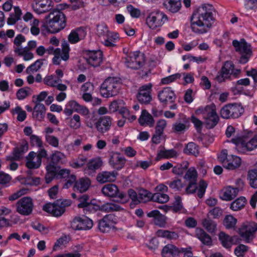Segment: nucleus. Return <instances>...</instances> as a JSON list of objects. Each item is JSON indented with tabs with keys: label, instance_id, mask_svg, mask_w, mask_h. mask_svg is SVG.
I'll use <instances>...</instances> for the list:
<instances>
[{
	"label": "nucleus",
	"instance_id": "1",
	"mask_svg": "<svg viewBox=\"0 0 257 257\" xmlns=\"http://www.w3.org/2000/svg\"><path fill=\"white\" fill-rule=\"evenodd\" d=\"M215 10L212 5L205 4L199 7L191 17L192 31L198 34L206 33L215 21Z\"/></svg>",
	"mask_w": 257,
	"mask_h": 257
},
{
	"label": "nucleus",
	"instance_id": "2",
	"mask_svg": "<svg viewBox=\"0 0 257 257\" xmlns=\"http://www.w3.org/2000/svg\"><path fill=\"white\" fill-rule=\"evenodd\" d=\"M66 25L65 15L61 11L53 10L45 17L43 26L51 33H58Z\"/></svg>",
	"mask_w": 257,
	"mask_h": 257
},
{
	"label": "nucleus",
	"instance_id": "3",
	"mask_svg": "<svg viewBox=\"0 0 257 257\" xmlns=\"http://www.w3.org/2000/svg\"><path fill=\"white\" fill-rule=\"evenodd\" d=\"M121 86V82L119 78L114 77H108L100 86L101 95L105 98L116 96L119 93Z\"/></svg>",
	"mask_w": 257,
	"mask_h": 257
},
{
	"label": "nucleus",
	"instance_id": "4",
	"mask_svg": "<svg viewBox=\"0 0 257 257\" xmlns=\"http://www.w3.org/2000/svg\"><path fill=\"white\" fill-rule=\"evenodd\" d=\"M195 113L198 115H202L207 126L209 128L214 127L218 122L219 117L216 112L215 106L214 104L200 107L195 110Z\"/></svg>",
	"mask_w": 257,
	"mask_h": 257
},
{
	"label": "nucleus",
	"instance_id": "5",
	"mask_svg": "<svg viewBox=\"0 0 257 257\" xmlns=\"http://www.w3.org/2000/svg\"><path fill=\"white\" fill-rule=\"evenodd\" d=\"M69 45L65 41L62 43V50L60 48L54 49L52 46H49L46 49V52L54 55L52 62L55 65H59L61 60L67 61L69 58Z\"/></svg>",
	"mask_w": 257,
	"mask_h": 257
},
{
	"label": "nucleus",
	"instance_id": "6",
	"mask_svg": "<svg viewBox=\"0 0 257 257\" xmlns=\"http://www.w3.org/2000/svg\"><path fill=\"white\" fill-rule=\"evenodd\" d=\"M231 142L236 145L235 149L241 153H246L257 148V136L249 140L244 137H235L231 139Z\"/></svg>",
	"mask_w": 257,
	"mask_h": 257
},
{
	"label": "nucleus",
	"instance_id": "7",
	"mask_svg": "<svg viewBox=\"0 0 257 257\" xmlns=\"http://www.w3.org/2000/svg\"><path fill=\"white\" fill-rule=\"evenodd\" d=\"M69 199L57 200L53 203H47L44 205L43 210L55 217L61 216L65 211V208L71 204Z\"/></svg>",
	"mask_w": 257,
	"mask_h": 257
},
{
	"label": "nucleus",
	"instance_id": "8",
	"mask_svg": "<svg viewBox=\"0 0 257 257\" xmlns=\"http://www.w3.org/2000/svg\"><path fill=\"white\" fill-rule=\"evenodd\" d=\"M244 112V108L237 103L228 104L224 105L220 111L221 116L225 119L238 118Z\"/></svg>",
	"mask_w": 257,
	"mask_h": 257
},
{
	"label": "nucleus",
	"instance_id": "9",
	"mask_svg": "<svg viewBox=\"0 0 257 257\" xmlns=\"http://www.w3.org/2000/svg\"><path fill=\"white\" fill-rule=\"evenodd\" d=\"M240 72L239 69H234V64L231 61H226L216 76L215 79L219 83L225 81L230 78L231 75L237 76Z\"/></svg>",
	"mask_w": 257,
	"mask_h": 257
},
{
	"label": "nucleus",
	"instance_id": "10",
	"mask_svg": "<svg viewBox=\"0 0 257 257\" xmlns=\"http://www.w3.org/2000/svg\"><path fill=\"white\" fill-rule=\"evenodd\" d=\"M218 159L223 166L228 170H234L238 168L241 164V159L239 157L232 155H228L226 150L221 151Z\"/></svg>",
	"mask_w": 257,
	"mask_h": 257
},
{
	"label": "nucleus",
	"instance_id": "11",
	"mask_svg": "<svg viewBox=\"0 0 257 257\" xmlns=\"http://www.w3.org/2000/svg\"><path fill=\"white\" fill-rule=\"evenodd\" d=\"M126 66L133 69H138L145 64V57L140 51L131 52L128 55L124 58Z\"/></svg>",
	"mask_w": 257,
	"mask_h": 257
},
{
	"label": "nucleus",
	"instance_id": "12",
	"mask_svg": "<svg viewBox=\"0 0 257 257\" xmlns=\"http://www.w3.org/2000/svg\"><path fill=\"white\" fill-rule=\"evenodd\" d=\"M168 20L167 16L159 11L150 13L146 18V23L150 28L155 30L163 25Z\"/></svg>",
	"mask_w": 257,
	"mask_h": 257
},
{
	"label": "nucleus",
	"instance_id": "13",
	"mask_svg": "<svg viewBox=\"0 0 257 257\" xmlns=\"http://www.w3.org/2000/svg\"><path fill=\"white\" fill-rule=\"evenodd\" d=\"M257 231V223L254 222H245L242 223L238 230L240 236L247 242H249Z\"/></svg>",
	"mask_w": 257,
	"mask_h": 257
},
{
	"label": "nucleus",
	"instance_id": "14",
	"mask_svg": "<svg viewBox=\"0 0 257 257\" xmlns=\"http://www.w3.org/2000/svg\"><path fill=\"white\" fill-rule=\"evenodd\" d=\"M16 206L17 212L22 215L28 216L32 213L34 205L30 197H24L17 201Z\"/></svg>",
	"mask_w": 257,
	"mask_h": 257
},
{
	"label": "nucleus",
	"instance_id": "15",
	"mask_svg": "<svg viewBox=\"0 0 257 257\" xmlns=\"http://www.w3.org/2000/svg\"><path fill=\"white\" fill-rule=\"evenodd\" d=\"M158 97L160 102L164 106L175 102L177 96L170 87H165L158 92Z\"/></svg>",
	"mask_w": 257,
	"mask_h": 257
},
{
	"label": "nucleus",
	"instance_id": "16",
	"mask_svg": "<svg viewBox=\"0 0 257 257\" xmlns=\"http://www.w3.org/2000/svg\"><path fill=\"white\" fill-rule=\"evenodd\" d=\"M93 226V222L89 218L75 217L71 223V227L74 230H88Z\"/></svg>",
	"mask_w": 257,
	"mask_h": 257
},
{
	"label": "nucleus",
	"instance_id": "17",
	"mask_svg": "<svg viewBox=\"0 0 257 257\" xmlns=\"http://www.w3.org/2000/svg\"><path fill=\"white\" fill-rule=\"evenodd\" d=\"M112 124V118L108 115L100 117L94 123V126L98 133L104 135L108 132Z\"/></svg>",
	"mask_w": 257,
	"mask_h": 257
},
{
	"label": "nucleus",
	"instance_id": "18",
	"mask_svg": "<svg viewBox=\"0 0 257 257\" xmlns=\"http://www.w3.org/2000/svg\"><path fill=\"white\" fill-rule=\"evenodd\" d=\"M101 192L106 197L111 198H118L120 199H123L125 194L119 191L118 187L114 184H107L103 186Z\"/></svg>",
	"mask_w": 257,
	"mask_h": 257
},
{
	"label": "nucleus",
	"instance_id": "19",
	"mask_svg": "<svg viewBox=\"0 0 257 257\" xmlns=\"http://www.w3.org/2000/svg\"><path fill=\"white\" fill-rule=\"evenodd\" d=\"M152 85L149 83L141 86L137 94L138 101L142 104H149L152 100L151 91Z\"/></svg>",
	"mask_w": 257,
	"mask_h": 257
},
{
	"label": "nucleus",
	"instance_id": "20",
	"mask_svg": "<svg viewBox=\"0 0 257 257\" xmlns=\"http://www.w3.org/2000/svg\"><path fill=\"white\" fill-rule=\"evenodd\" d=\"M102 52L98 51H88L85 58L87 62L94 67L99 66L102 61Z\"/></svg>",
	"mask_w": 257,
	"mask_h": 257
},
{
	"label": "nucleus",
	"instance_id": "21",
	"mask_svg": "<svg viewBox=\"0 0 257 257\" xmlns=\"http://www.w3.org/2000/svg\"><path fill=\"white\" fill-rule=\"evenodd\" d=\"M51 0H34L32 4L34 11L38 14H41L50 11L52 7Z\"/></svg>",
	"mask_w": 257,
	"mask_h": 257
},
{
	"label": "nucleus",
	"instance_id": "22",
	"mask_svg": "<svg viewBox=\"0 0 257 257\" xmlns=\"http://www.w3.org/2000/svg\"><path fill=\"white\" fill-rule=\"evenodd\" d=\"M126 163V159L120 154L114 152L110 156L109 163L113 168L119 170L123 168Z\"/></svg>",
	"mask_w": 257,
	"mask_h": 257
},
{
	"label": "nucleus",
	"instance_id": "23",
	"mask_svg": "<svg viewBox=\"0 0 257 257\" xmlns=\"http://www.w3.org/2000/svg\"><path fill=\"white\" fill-rule=\"evenodd\" d=\"M91 185V181L88 178H81L75 182L73 186L74 191L82 193L87 191Z\"/></svg>",
	"mask_w": 257,
	"mask_h": 257
},
{
	"label": "nucleus",
	"instance_id": "24",
	"mask_svg": "<svg viewBox=\"0 0 257 257\" xmlns=\"http://www.w3.org/2000/svg\"><path fill=\"white\" fill-rule=\"evenodd\" d=\"M232 45L235 48V51L239 52L240 54L251 55L250 46L247 44L244 39H241L240 41L233 40Z\"/></svg>",
	"mask_w": 257,
	"mask_h": 257
},
{
	"label": "nucleus",
	"instance_id": "25",
	"mask_svg": "<svg viewBox=\"0 0 257 257\" xmlns=\"http://www.w3.org/2000/svg\"><path fill=\"white\" fill-rule=\"evenodd\" d=\"M147 216L154 218V223L160 227H164L167 224V217L160 213L157 210H152L147 213Z\"/></svg>",
	"mask_w": 257,
	"mask_h": 257
},
{
	"label": "nucleus",
	"instance_id": "26",
	"mask_svg": "<svg viewBox=\"0 0 257 257\" xmlns=\"http://www.w3.org/2000/svg\"><path fill=\"white\" fill-rule=\"evenodd\" d=\"M86 35L85 30L79 28L71 32L68 37V40L71 44H75L80 40L84 39Z\"/></svg>",
	"mask_w": 257,
	"mask_h": 257
},
{
	"label": "nucleus",
	"instance_id": "27",
	"mask_svg": "<svg viewBox=\"0 0 257 257\" xmlns=\"http://www.w3.org/2000/svg\"><path fill=\"white\" fill-rule=\"evenodd\" d=\"M181 248L180 249L174 245L168 244L165 245L162 250V257H179L180 253H183Z\"/></svg>",
	"mask_w": 257,
	"mask_h": 257
},
{
	"label": "nucleus",
	"instance_id": "28",
	"mask_svg": "<svg viewBox=\"0 0 257 257\" xmlns=\"http://www.w3.org/2000/svg\"><path fill=\"white\" fill-rule=\"evenodd\" d=\"M239 191L238 188L228 186L222 190L221 198L223 200L230 201L237 195Z\"/></svg>",
	"mask_w": 257,
	"mask_h": 257
},
{
	"label": "nucleus",
	"instance_id": "29",
	"mask_svg": "<svg viewBox=\"0 0 257 257\" xmlns=\"http://www.w3.org/2000/svg\"><path fill=\"white\" fill-rule=\"evenodd\" d=\"M41 164L40 158L36 157V153L31 152L26 157V165L29 169H37Z\"/></svg>",
	"mask_w": 257,
	"mask_h": 257
},
{
	"label": "nucleus",
	"instance_id": "30",
	"mask_svg": "<svg viewBox=\"0 0 257 257\" xmlns=\"http://www.w3.org/2000/svg\"><path fill=\"white\" fill-rule=\"evenodd\" d=\"M117 173L115 171H104L99 173L96 177L97 181L100 183L113 182L115 180Z\"/></svg>",
	"mask_w": 257,
	"mask_h": 257
},
{
	"label": "nucleus",
	"instance_id": "31",
	"mask_svg": "<svg viewBox=\"0 0 257 257\" xmlns=\"http://www.w3.org/2000/svg\"><path fill=\"white\" fill-rule=\"evenodd\" d=\"M139 122L142 126L148 125L150 127L153 126L155 123V120L152 116L145 109L142 110L139 118Z\"/></svg>",
	"mask_w": 257,
	"mask_h": 257
},
{
	"label": "nucleus",
	"instance_id": "32",
	"mask_svg": "<svg viewBox=\"0 0 257 257\" xmlns=\"http://www.w3.org/2000/svg\"><path fill=\"white\" fill-rule=\"evenodd\" d=\"M165 8L172 13H177L181 7V0H165L163 3Z\"/></svg>",
	"mask_w": 257,
	"mask_h": 257
},
{
	"label": "nucleus",
	"instance_id": "33",
	"mask_svg": "<svg viewBox=\"0 0 257 257\" xmlns=\"http://www.w3.org/2000/svg\"><path fill=\"white\" fill-rule=\"evenodd\" d=\"M196 234L198 239L204 245L210 246L212 244L211 237L203 229L200 228L197 229Z\"/></svg>",
	"mask_w": 257,
	"mask_h": 257
},
{
	"label": "nucleus",
	"instance_id": "34",
	"mask_svg": "<svg viewBox=\"0 0 257 257\" xmlns=\"http://www.w3.org/2000/svg\"><path fill=\"white\" fill-rule=\"evenodd\" d=\"M46 112L44 105L40 102H36L34 108L33 116L38 120H41L44 117Z\"/></svg>",
	"mask_w": 257,
	"mask_h": 257
},
{
	"label": "nucleus",
	"instance_id": "35",
	"mask_svg": "<svg viewBox=\"0 0 257 257\" xmlns=\"http://www.w3.org/2000/svg\"><path fill=\"white\" fill-rule=\"evenodd\" d=\"M156 234L158 237L166 238L170 240L177 239L179 237L177 232L168 230L159 229L156 232Z\"/></svg>",
	"mask_w": 257,
	"mask_h": 257
},
{
	"label": "nucleus",
	"instance_id": "36",
	"mask_svg": "<svg viewBox=\"0 0 257 257\" xmlns=\"http://www.w3.org/2000/svg\"><path fill=\"white\" fill-rule=\"evenodd\" d=\"M177 156V152L174 149L160 150L156 158V161H159L162 158L169 159Z\"/></svg>",
	"mask_w": 257,
	"mask_h": 257
},
{
	"label": "nucleus",
	"instance_id": "37",
	"mask_svg": "<svg viewBox=\"0 0 257 257\" xmlns=\"http://www.w3.org/2000/svg\"><path fill=\"white\" fill-rule=\"evenodd\" d=\"M219 240L222 246L226 248H229L232 245L233 237L224 232H220L218 235Z\"/></svg>",
	"mask_w": 257,
	"mask_h": 257
},
{
	"label": "nucleus",
	"instance_id": "38",
	"mask_svg": "<svg viewBox=\"0 0 257 257\" xmlns=\"http://www.w3.org/2000/svg\"><path fill=\"white\" fill-rule=\"evenodd\" d=\"M202 225L209 233H214L217 229L216 222L207 217L202 220Z\"/></svg>",
	"mask_w": 257,
	"mask_h": 257
},
{
	"label": "nucleus",
	"instance_id": "39",
	"mask_svg": "<svg viewBox=\"0 0 257 257\" xmlns=\"http://www.w3.org/2000/svg\"><path fill=\"white\" fill-rule=\"evenodd\" d=\"M100 210L105 212H109L113 211H119L123 210V208L118 204L107 203L101 206Z\"/></svg>",
	"mask_w": 257,
	"mask_h": 257
},
{
	"label": "nucleus",
	"instance_id": "40",
	"mask_svg": "<svg viewBox=\"0 0 257 257\" xmlns=\"http://www.w3.org/2000/svg\"><path fill=\"white\" fill-rule=\"evenodd\" d=\"M14 9L15 13L11 14L10 17L8 19L7 23L8 25H14L21 19L22 13L20 8L15 7Z\"/></svg>",
	"mask_w": 257,
	"mask_h": 257
},
{
	"label": "nucleus",
	"instance_id": "41",
	"mask_svg": "<svg viewBox=\"0 0 257 257\" xmlns=\"http://www.w3.org/2000/svg\"><path fill=\"white\" fill-rule=\"evenodd\" d=\"M247 180L250 187L257 188V172L256 169L250 170L247 172Z\"/></svg>",
	"mask_w": 257,
	"mask_h": 257
},
{
	"label": "nucleus",
	"instance_id": "42",
	"mask_svg": "<svg viewBox=\"0 0 257 257\" xmlns=\"http://www.w3.org/2000/svg\"><path fill=\"white\" fill-rule=\"evenodd\" d=\"M246 202L244 197H240L233 201L230 204V208L234 211H237L243 208Z\"/></svg>",
	"mask_w": 257,
	"mask_h": 257
},
{
	"label": "nucleus",
	"instance_id": "43",
	"mask_svg": "<svg viewBox=\"0 0 257 257\" xmlns=\"http://www.w3.org/2000/svg\"><path fill=\"white\" fill-rule=\"evenodd\" d=\"M25 148V146H21L20 148H15L13 154L7 157V160H20L22 157Z\"/></svg>",
	"mask_w": 257,
	"mask_h": 257
},
{
	"label": "nucleus",
	"instance_id": "44",
	"mask_svg": "<svg viewBox=\"0 0 257 257\" xmlns=\"http://www.w3.org/2000/svg\"><path fill=\"white\" fill-rule=\"evenodd\" d=\"M153 194L147 190L142 189L139 192V203H145L152 200Z\"/></svg>",
	"mask_w": 257,
	"mask_h": 257
},
{
	"label": "nucleus",
	"instance_id": "45",
	"mask_svg": "<svg viewBox=\"0 0 257 257\" xmlns=\"http://www.w3.org/2000/svg\"><path fill=\"white\" fill-rule=\"evenodd\" d=\"M184 152L188 155L197 156L199 154L198 147L194 143L190 142L186 146Z\"/></svg>",
	"mask_w": 257,
	"mask_h": 257
},
{
	"label": "nucleus",
	"instance_id": "46",
	"mask_svg": "<svg viewBox=\"0 0 257 257\" xmlns=\"http://www.w3.org/2000/svg\"><path fill=\"white\" fill-rule=\"evenodd\" d=\"M237 219L231 215H226L223 220V225L227 229L235 228Z\"/></svg>",
	"mask_w": 257,
	"mask_h": 257
},
{
	"label": "nucleus",
	"instance_id": "47",
	"mask_svg": "<svg viewBox=\"0 0 257 257\" xmlns=\"http://www.w3.org/2000/svg\"><path fill=\"white\" fill-rule=\"evenodd\" d=\"M65 158V155L58 151H55L51 156L52 163L54 164L62 163Z\"/></svg>",
	"mask_w": 257,
	"mask_h": 257
},
{
	"label": "nucleus",
	"instance_id": "48",
	"mask_svg": "<svg viewBox=\"0 0 257 257\" xmlns=\"http://www.w3.org/2000/svg\"><path fill=\"white\" fill-rule=\"evenodd\" d=\"M69 120V125L73 129H78L81 126L80 117L78 114H74L72 117L67 118Z\"/></svg>",
	"mask_w": 257,
	"mask_h": 257
},
{
	"label": "nucleus",
	"instance_id": "49",
	"mask_svg": "<svg viewBox=\"0 0 257 257\" xmlns=\"http://www.w3.org/2000/svg\"><path fill=\"white\" fill-rule=\"evenodd\" d=\"M43 64V60H37L35 63L29 66L26 71L27 74L33 73L37 71Z\"/></svg>",
	"mask_w": 257,
	"mask_h": 257
},
{
	"label": "nucleus",
	"instance_id": "50",
	"mask_svg": "<svg viewBox=\"0 0 257 257\" xmlns=\"http://www.w3.org/2000/svg\"><path fill=\"white\" fill-rule=\"evenodd\" d=\"M169 196L167 194L162 193L153 194L152 200L160 203H165L168 201Z\"/></svg>",
	"mask_w": 257,
	"mask_h": 257
},
{
	"label": "nucleus",
	"instance_id": "51",
	"mask_svg": "<svg viewBox=\"0 0 257 257\" xmlns=\"http://www.w3.org/2000/svg\"><path fill=\"white\" fill-rule=\"evenodd\" d=\"M111 33L109 32L107 27L105 24H101L97 26L96 34L98 36L109 37Z\"/></svg>",
	"mask_w": 257,
	"mask_h": 257
},
{
	"label": "nucleus",
	"instance_id": "52",
	"mask_svg": "<svg viewBox=\"0 0 257 257\" xmlns=\"http://www.w3.org/2000/svg\"><path fill=\"white\" fill-rule=\"evenodd\" d=\"M104 41V45L109 47H113L115 46V40L118 38V35L117 33H111L109 37Z\"/></svg>",
	"mask_w": 257,
	"mask_h": 257
},
{
	"label": "nucleus",
	"instance_id": "53",
	"mask_svg": "<svg viewBox=\"0 0 257 257\" xmlns=\"http://www.w3.org/2000/svg\"><path fill=\"white\" fill-rule=\"evenodd\" d=\"M188 167L187 162H183L182 164H178L173 167L172 172L176 175H182Z\"/></svg>",
	"mask_w": 257,
	"mask_h": 257
},
{
	"label": "nucleus",
	"instance_id": "54",
	"mask_svg": "<svg viewBox=\"0 0 257 257\" xmlns=\"http://www.w3.org/2000/svg\"><path fill=\"white\" fill-rule=\"evenodd\" d=\"M71 4V9L75 11L85 6L86 0H69Z\"/></svg>",
	"mask_w": 257,
	"mask_h": 257
},
{
	"label": "nucleus",
	"instance_id": "55",
	"mask_svg": "<svg viewBox=\"0 0 257 257\" xmlns=\"http://www.w3.org/2000/svg\"><path fill=\"white\" fill-rule=\"evenodd\" d=\"M12 113L18 114L17 120L18 121H23L26 118L27 114L26 111L23 110L19 106H17L15 107V108L12 111Z\"/></svg>",
	"mask_w": 257,
	"mask_h": 257
},
{
	"label": "nucleus",
	"instance_id": "56",
	"mask_svg": "<svg viewBox=\"0 0 257 257\" xmlns=\"http://www.w3.org/2000/svg\"><path fill=\"white\" fill-rule=\"evenodd\" d=\"M61 81V79H55L53 75L47 76L44 79L45 84L53 87H55L56 84Z\"/></svg>",
	"mask_w": 257,
	"mask_h": 257
},
{
	"label": "nucleus",
	"instance_id": "57",
	"mask_svg": "<svg viewBox=\"0 0 257 257\" xmlns=\"http://www.w3.org/2000/svg\"><path fill=\"white\" fill-rule=\"evenodd\" d=\"M104 221L106 222L108 225H110L113 228H115V224L117 222L116 217L113 214L106 215L102 218Z\"/></svg>",
	"mask_w": 257,
	"mask_h": 257
},
{
	"label": "nucleus",
	"instance_id": "58",
	"mask_svg": "<svg viewBox=\"0 0 257 257\" xmlns=\"http://www.w3.org/2000/svg\"><path fill=\"white\" fill-rule=\"evenodd\" d=\"M46 142L50 146L57 148L59 146V140L58 138L50 135H46L45 136Z\"/></svg>",
	"mask_w": 257,
	"mask_h": 257
},
{
	"label": "nucleus",
	"instance_id": "59",
	"mask_svg": "<svg viewBox=\"0 0 257 257\" xmlns=\"http://www.w3.org/2000/svg\"><path fill=\"white\" fill-rule=\"evenodd\" d=\"M197 177V173L194 168H191L187 171L185 178L188 179L190 182L196 181Z\"/></svg>",
	"mask_w": 257,
	"mask_h": 257
},
{
	"label": "nucleus",
	"instance_id": "60",
	"mask_svg": "<svg viewBox=\"0 0 257 257\" xmlns=\"http://www.w3.org/2000/svg\"><path fill=\"white\" fill-rule=\"evenodd\" d=\"M181 77V74L176 73L166 77H164L161 79V83L162 84H169V83L174 82L176 80Z\"/></svg>",
	"mask_w": 257,
	"mask_h": 257
},
{
	"label": "nucleus",
	"instance_id": "61",
	"mask_svg": "<svg viewBox=\"0 0 257 257\" xmlns=\"http://www.w3.org/2000/svg\"><path fill=\"white\" fill-rule=\"evenodd\" d=\"M98 228L99 230L103 232H108L111 229H114L110 225H108V224L104 221V220L102 219L100 220L98 223Z\"/></svg>",
	"mask_w": 257,
	"mask_h": 257
},
{
	"label": "nucleus",
	"instance_id": "62",
	"mask_svg": "<svg viewBox=\"0 0 257 257\" xmlns=\"http://www.w3.org/2000/svg\"><path fill=\"white\" fill-rule=\"evenodd\" d=\"M30 90L31 89L29 87H24L20 89L17 93L18 99L21 100L26 98L30 94Z\"/></svg>",
	"mask_w": 257,
	"mask_h": 257
},
{
	"label": "nucleus",
	"instance_id": "63",
	"mask_svg": "<svg viewBox=\"0 0 257 257\" xmlns=\"http://www.w3.org/2000/svg\"><path fill=\"white\" fill-rule=\"evenodd\" d=\"M87 158L83 156H81L78 159L73 162L72 166L75 168H79L83 166L87 162Z\"/></svg>",
	"mask_w": 257,
	"mask_h": 257
},
{
	"label": "nucleus",
	"instance_id": "64",
	"mask_svg": "<svg viewBox=\"0 0 257 257\" xmlns=\"http://www.w3.org/2000/svg\"><path fill=\"white\" fill-rule=\"evenodd\" d=\"M102 165V162L99 159L92 160L87 164L89 170L94 171L98 169Z\"/></svg>",
	"mask_w": 257,
	"mask_h": 257
}]
</instances>
